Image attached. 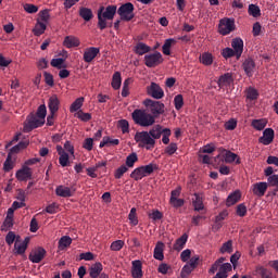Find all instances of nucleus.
Instances as JSON below:
<instances>
[{
	"label": "nucleus",
	"mask_w": 278,
	"mask_h": 278,
	"mask_svg": "<svg viewBox=\"0 0 278 278\" xmlns=\"http://www.w3.org/2000/svg\"><path fill=\"white\" fill-rule=\"evenodd\" d=\"M118 9L116 4H109L105 7H100L98 10V27L103 30L108 28V21H114Z\"/></svg>",
	"instance_id": "nucleus-1"
},
{
	"label": "nucleus",
	"mask_w": 278,
	"mask_h": 278,
	"mask_svg": "<svg viewBox=\"0 0 278 278\" xmlns=\"http://www.w3.org/2000/svg\"><path fill=\"white\" fill-rule=\"evenodd\" d=\"M131 116L136 125H140V127H151V125L155 124V116L143 110H135Z\"/></svg>",
	"instance_id": "nucleus-2"
},
{
	"label": "nucleus",
	"mask_w": 278,
	"mask_h": 278,
	"mask_svg": "<svg viewBox=\"0 0 278 278\" xmlns=\"http://www.w3.org/2000/svg\"><path fill=\"white\" fill-rule=\"evenodd\" d=\"M135 141L139 147H146L148 151L155 149V139L151 137L149 131H138L135 135Z\"/></svg>",
	"instance_id": "nucleus-3"
},
{
	"label": "nucleus",
	"mask_w": 278,
	"mask_h": 278,
	"mask_svg": "<svg viewBox=\"0 0 278 278\" xmlns=\"http://www.w3.org/2000/svg\"><path fill=\"white\" fill-rule=\"evenodd\" d=\"M153 170H157V165L150 163L149 165H143L135 168L130 174V178L135 181H140V179H142L143 177L151 175Z\"/></svg>",
	"instance_id": "nucleus-4"
},
{
	"label": "nucleus",
	"mask_w": 278,
	"mask_h": 278,
	"mask_svg": "<svg viewBox=\"0 0 278 278\" xmlns=\"http://www.w3.org/2000/svg\"><path fill=\"white\" fill-rule=\"evenodd\" d=\"M135 10L136 8L134 7V3L126 2L117 9V14L121 17V21L129 22L136 16V14H134Z\"/></svg>",
	"instance_id": "nucleus-5"
},
{
	"label": "nucleus",
	"mask_w": 278,
	"mask_h": 278,
	"mask_svg": "<svg viewBox=\"0 0 278 278\" xmlns=\"http://www.w3.org/2000/svg\"><path fill=\"white\" fill-rule=\"evenodd\" d=\"M231 31H236V20L224 17L219 21L218 33L222 36H229Z\"/></svg>",
	"instance_id": "nucleus-6"
},
{
	"label": "nucleus",
	"mask_w": 278,
	"mask_h": 278,
	"mask_svg": "<svg viewBox=\"0 0 278 278\" xmlns=\"http://www.w3.org/2000/svg\"><path fill=\"white\" fill-rule=\"evenodd\" d=\"M146 108H149V111L151 112L152 116L154 118H157L160 114H164V103L151 99L144 100Z\"/></svg>",
	"instance_id": "nucleus-7"
},
{
	"label": "nucleus",
	"mask_w": 278,
	"mask_h": 278,
	"mask_svg": "<svg viewBox=\"0 0 278 278\" xmlns=\"http://www.w3.org/2000/svg\"><path fill=\"white\" fill-rule=\"evenodd\" d=\"M163 62L164 58L159 51L144 55V64L148 68H155V66H160Z\"/></svg>",
	"instance_id": "nucleus-8"
},
{
	"label": "nucleus",
	"mask_w": 278,
	"mask_h": 278,
	"mask_svg": "<svg viewBox=\"0 0 278 278\" xmlns=\"http://www.w3.org/2000/svg\"><path fill=\"white\" fill-rule=\"evenodd\" d=\"M220 155L222 157H224L226 164H231L233 162H236V164H240V157L238 156V154L229 150L219 148V155H217V157H220Z\"/></svg>",
	"instance_id": "nucleus-9"
},
{
	"label": "nucleus",
	"mask_w": 278,
	"mask_h": 278,
	"mask_svg": "<svg viewBox=\"0 0 278 278\" xmlns=\"http://www.w3.org/2000/svg\"><path fill=\"white\" fill-rule=\"evenodd\" d=\"M76 192L75 188H71L64 185H60L55 188V194L56 197H62L63 199H71V197H74Z\"/></svg>",
	"instance_id": "nucleus-10"
},
{
	"label": "nucleus",
	"mask_w": 278,
	"mask_h": 278,
	"mask_svg": "<svg viewBox=\"0 0 278 278\" xmlns=\"http://www.w3.org/2000/svg\"><path fill=\"white\" fill-rule=\"evenodd\" d=\"M147 93L153 99H163L164 89H162L157 83H151V85L147 87Z\"/></svg>",
	"instance_id": "nucleus-11"
},
{
	"label": "nucleus",
	"mask_w": 278,
	"mask_h": 278,
	"mask_svg": "<svg viewBox=\"0 0 278 278\" xmlns=\"http://www.w3.org/2000/svg\"><path fill=\"white\" fill-rule=\"evenodd\" d=\"M273 140H275V130L273 128H266L263 131V136L258 138V142L265 147L273 144Z\"/></svg>",
	"instance_id": "nucleus-12"
},
{
	"label": "nucleus",
	"mask_w": 278,
	"mask_h": 278,
	"mask_svg": "<svg viewBox=\"0 0 278 278\" xmlns=\"http://www.w3.org/2000/svg\"><path fill=\"white\" fill-rule=\"evenodd\" d=\"M99 53H101V50L97 47L87 48L84 52L83 60L87 64H90Z\"/></svg>",
	"instance_id": "nucleus-13"
},
{
	"label": "nucleus",
	"mask_w": 278,
	"mask_h": 278,
	"mask_svg": "<svg viewBox=\"0 0 278 278\" xmlns=\"http://www.w3.org/2000/svg\"><path fill=\"white\" fill-rule=\"evenodd\" d=\"M232 51L236 52L237 60H240L242 58V53L244 51V41L242 38H235L231 41Z\"/></svg>",
	"instance_id": "nucleus-14"
},
{
	"label": "nucleus",
	"mask_w": 278,
	"mask_h": 278,
	"mask_svg": "<svg viewBox=\"0 0 278 278\" xmlns=\"http://www.w3.org/2000/svg\"><path fill=\"white\" fill-rule=\"evenodd\" d=\"M47 255V250L45 248H38L33 253L29 254L28 260L33 262V264H40L41 260H45Z\"/></svg>",
	"instance_id": "nucleus-15"
},
{
	"label": "nucleus",
	"mask_w": 278,
	"mask_h": 278,
	"mask_svg": "<svg viewBox=\"0 0 278 278\" xmlns=\"http://www.w3.org/2000/svg\"><path fill=\"white\" fill-rule=\"evenodd\" d=\"M233 84V75L231 73H225L222 76H219L217 80L218 88H229Z\"/></svg>",
	"instance_id": "nucleus-16"
},
{
	"label": "nucleus",
	"mask_w": 278,
	"mask_h": 278,
	"mask_svg": "<svg viewBox=\"0 0 278 278\" xmlns=\"http://www.w3.org/2000/svg\"><path fill=\"white\" fill-rule=\"evenodd\" d=\"M131 277L132 278H142L144 273L142 271V261L136 260L131 262Z\"/></svg>",
	"instance_id": "nucleus-17"
},
{
	"label": "nucleus",
	"mask_w": 278,
	"mask_h": 278,
	"mask_svg": "<svg viewBox=\"0 0 278 278\" xmlns=\"http://www.w3.org/2000/svg\"><path fill=\"white\" fill-rule=\"evenodd\" d=\"M15 177L18 181H27V179H31L33 177L31 168L27 166H23V168L16 172Z\"/></svg>",
	"instance_id": "nucleus-18"
},
{
	"label": "nucleus",
	"mask_w": 278,
	"mask_h": 278,
	"mask_svg": "<svg viewBox=\"0 0 278 278\" xmlns=\"http://www.w3.org/2000/svg\"><path fill=\"white\" fill-rule=\"evenodd\" d=\"M268 190V182H256L252 185V192L255 197H264Z\"/></svg>",
	"instance_id": "nucleus-19"
},
{
	"label": "nucleus",
	"mask_w": 278,
	"mask_h": 278,
	"mask_svg": "<svg viewBox=\"0 0 278 278\" xmlns=\"http://www.w3.org/2000/svg\"><path fill=\"white\" fill-rule=\"evenodd\" d=\"M242 68L248 77H253V73L255 71V61H253V59H247L242 63Z\"/></svg>",
	"instance_id": "nucleus-20"
},
{
	"label": "nucleus",
	"mask_w": 278,
	"mask_h": 278,
	"mask_svg": "<svg viewBox=\"0 0 278 278\" xmlns=\"http://www.w3.org/2000/svg\"><path fill=\"white\" fill-rule=\"evenodd\" d=\"M48 108L50 110V114L54 116L55 112L60 110V99H58V96H51L49 98Z\"/></svg>",
	"instance_id": "nucleus-21"
},
{
	"label": "nucleus",
	"mask_w": 278,
	"mask_h": 278,
	"mask_svg": "<svg viewBox=\"0 0 278 278\" xmlns=\"http://www.w3.org/2000/svg\"><path fill=\"white\" fill-rule=\"evenodd\" d=\"M63 45H64V47H66V49H73L75 47H79V45H81V42L79 41V38H77L75 36H66L64 38Z\"/></svg>",
	"instance_id": "nucleus-22"
},
{
	"label": "nucleus",
	"mask_w": 278,
	"mask_h": 278,
	"mask_svg": "<svg viewBox=\"0 0 278 278\" xmlns=\"http://www.w3.org/2000/svg\"><path fill=\"white\" fill-rule=\"evenodd\" d=\"M101 273H103V264H101V262L94 263L91 265V268H89V276L91 278H99Z\"/></svg>",
	"instance_id": "nucleus-23"
},
{
	"label": "nucleus",
	"mask_w": 278,
	"mask_h": 278,
	"mask_svg": "<svg viewBox=\"0 0 278 278\" xmlns=\"http://www.w3.org/2000/svg\"><path fill=\"white\" fill-rule=\"evenodd\" d=\"M154 260H157L159 262L164 261V243L159 241L154 248V253H153Z\"/></svg>",
	"instance_id": "nucleus-24"
},
{
	"label": "nucleus",
	"mask_w": 278,
	"mask_h": 278,
	"mask_svg": "<svg viewBox=\"0 0 278 278\" xmlns=\"http://www.w3.org/2000/svg\"><path fill=\"white\" fill-rule=\"evenodd\" d=\"M242 198V193H240V190H237L232 193H230L226 200L227 207H231V205H236L238 201Z\"/></svg>",
	"instance_id": "nucleus-25"
},
{
	"label": "nucleus",
	"mask_w": 278,
	"mask_h": 278,
	"mask_svg": "<svg viewBox=\"0 0 278 278\" xmlns=\"http://www.w3.org/2000/svg\"><path fill=\"white\" fill-rule=\"evenodd\" d=\"M56 151H58V153H59V155H60V157H59V164H61V165L63 166V168L66 167V166H68V153H66V152L64 151V149H62L61 146H58V147H56Z\"/></svg>",
	"instance_id": "nucleus-26"
},
{
	"label": "nucleus",
	"mask_w": 278,
	"mask_h": 278,
	"mask_svg": "<svg viewBox=\"0 0 278 278\" xmlns=\"http://www.w3.org/2000/svg\"><path fill=\"white\" fill-rule=\"evenodd\" d=\"M28 125L30 129H38V127L45 125V119L39 118L37 115H31L28 119Z\"/></svg>",
	"instance_id": "nucleus-27"
},
{
	"label": "nucleus",
	"mask_w": 278,
	"mask_h": 278,
	"mask_svg": "<svg viewBox=\"0 0 278 278\" xmlns=\"http://www.w3.org/2000/svg\"><path fill=\"white\" fill-rule=\"evenodd\" d=\"M148 134H150L153 140H160L164 134V128L161 125H155Z\"/></svg>",
	"instance_id": "nucleus-28"
},
{
	"label": "nucleus",
	"mask_w": 278,
	"mask_h": 278,
	"mask_svg": "<svg viewBox=\"0 0 278 278\" xmlns=\"http://www.w3.org/2000/svg\"><path fill=\"white\" fill-rule=\"evenodd\" d=\"M27 244H29V238H25V240L22 243H18V241L15 242L14 249L15 253L17 255H24L25 251H27Z\"/></svg>",
	"instance_id": "nucleus-29"
},
{
	"label": "nucleus",
	"mask_w": 278,
	"mask_h": 278,
	"mask_svg": "<svg viewBox=\"0 0 278 278\" xmlns=\"http://www.w3.org/2000/svg\"><path fill=\"white\" fill-rule=\"evenodd\" d=\"M266 125H268V119L261 118V119H253L251 126L256 129V131H262L266 129Z\"/></svg>",
	"instance_id": "nucleus-30"
},
{
	"label": "nucleus",
	"mask_w": 278,
	"mask_h": 278,
	"mask_svg": "<svg viewBox=\"0 0 278 278\" xmlns=\"http://www.w3.org/2000/svg\"><path fill=\"white\" fill-rule=\"evenodd\" d=\"M79 16H80V18L88 22V21H92V18L94 17V14H92V9L83 7L79 9Z\"/></svg>",
	"instance_id": "nucleus-31"
},
{
	"label": "nucleus",
	"mask_w": 278,
	"mask_h": 278,
	"mask_svg": "<svg viewBox=\"0 0 278 278\" xmlns=\"http://www.w3.org/2000/svg\"><path fill=\"white\" fill-rule=\"evenodd\" d=\"M151 51V47H149L144 42H138L135 47V53L137 55H144L146 53H149Z\"/></svg>",
	"instance_id": "nucleus-32"
},
{
	"label": "nucleus",
	"mask_w": 278,
	"mask_h": 278,
	"mask_svg": "<svg viewBox=\"0 0 278 278\" xmlns=\"http://www.w3.org/2000/svg\"><path fill=\"white\" fill-rule=\"evenodd\" d=\"M123 84V78L121 77V72H115L112 77L111 86L113 90H119Z\"/></svg>",
	"instance_id": "nucleus-33"
},
{
	"label": "nucleus",
	"mask_w": 278,
	"mask_h": 278,
	"mask_svg": "<svg viewBox=\"0 0 278 278\" xmlns=\"http://www.w3.org/2000/svg\"><path fill=\"white\" fill-rule=\"evenodd\" d=\"M200 62L204 66H212L214 64V56L210 52H204L200 55Z\"/></svg>",
	"instance_id": "nucleus-34"
},
{
	"label": "nucleus",
	"mask_w": 278,
	"mask_h": 278,
	"mask_svg": "<svg viewBox=\"0 0 278 278\" xmlns=\"http://www.w3.org/2000/svg\"><path fill=\"white\" fill-rule=\"evenodd\" d=\"M186 242H188V233H184L180 238L176 240L174 243L175 251H181L184 247H186Z\"/></svg>",
	"instance_id": "nucleus-35"
},
{
	"label": "nucleus",
	"mask_w": 278,
	"mask_h": 278,
	"mask_svg": "<svg viewBox=\"0 0 278 278\" xmlns=\"http://www.w3.org/2000/svg\"><path fill=\"white\" fill-rule=\"evenodd\" d=\"M229 271H231V263H224L220 265L219 271L216 275H217V277L227 278L228 277L227 274Z\"/></svg>",
	"instance_id": "nucleus-36"
},
{
	"label": "nucleus",
	"mask_w": 278,
	"mask_h": 278,
	"mask_svg": "<svg viewBox=\"0 0 278 278\" xmlns=\"http://www.w3.org/2000/svg\"><path fill=\"white\" fill-rule=\"evenodd\" d=\"M176 43H177V40L173 38L166 39L162 47V51L164 55H170V47H173V45H176Z\"/></svg>",
	"instance_id": "nucleus-37"
},
{
	"label": "nucleus",
	"mask_w": 278,
	"mask_h": 278,
	"mask_svg": "<svg viewBox=\"0 0 278 278\" xmlns=\"http://www.w3.org/2000/svg\"><path fill=\"white\" fill-rule=\"evenodd\" d=\"M192 205L195 212H201V210H204L205 207L203 205V199H201V195H199L198 193H194V200L192 201Z\"/></svg>",
	"instance_id": "nucleus-38"
},
{
	"label": "nucleus",
	"mask_w": 278,
	"mask_h": 278,
	"mask_svg": "<svg viewBox=\"0 0 278 278\" xmlns=\"http://www.w3.org/2000/svg\"><path fill=\"white\" fill-rule=\"evenodd\" d=\"M47 30V24L38 21L35 25V28L33 29L34 36H42L45 31Z\"/></svg>",
	"instance_id": "nucleus-39"
},
{
	"label": "nucleus",
	"mask_w": 278,
	"mask_h": 278,
	"mask_svg": "<svg viewBox=\"0 0 278 278\" xmlns=\"http://www.w3.org/2000/svg\"><path fill=\"white\" fill-rule=\"evenodd\" d=\"M70 244H73V239L68 236H63L59 240V249L60 251H64V249L68 248Z\"/></svg>",
	"instance_id": "nucleus-40"
},
{
	"label": "nucleus",
	"mask_w": 278,
	"mask_h": 278,
	"mask_svg": "<svg viewBox=\"0 0 278 278\" xmlns=\"http://www.w3.org/2000/svg\"><path fill=\"white\" fill-rule=\"evenodd\" d=\"M136 162H138V154L136 152H132L126 157V164H124V166H127L128 168H134Z\"/></svg>",
	"instance_id": "nucleus-41"
},
{
	"label": "nucleus",
	"mask_w": 278,
	"mask_h": 278,
	"mask_svg": "<svg viewBox=\"0 0 278 278\" xmlns=\"http://www.w3.org/2000/svg\"><path fill=\"white\" fill-rule=\"evenodd\" d=\"M274 188V192H278V175L274 174L267 178V187Z\"/></svg>",
	"instance_id": "nucleus-42"
},
{
	"label": "nucleus",
	"mask_w": 278,
	"mask_h": 278,
	"mask_svg": "<svg viewBox=\"0 0 278 278\" xmlns=\"http://www.w3.org/2000/svg\"><path fill=\"white\" fill-rule=\"evenodd\" d=\"M129 170V167L125 164L121 165L114 172V177L116 179H123V175Z\"/></svg>",
	"instance_id": "nucleus-43"
},
{
	"label": "nucleus",
	"mask_w": 278,
	"mask_h": 278,
	"mask_svg": "<svg viewBox=\"0 0 278 278\" xmlns=\"http://www.w3.org/2000/svg\"><path fill=\"white\" fill-rule=\"evenodd\" d=\"M249 14H250V16L257 18V16H262V10H260V7H257L255 4H250L249 5Z\"/></svg>",
	"instance_id": "nucleus-44"
},
{
	"label": "nucleus",
	"mask_w": 278,
	"mask_h": 278,
	"mask_svg": "<svg viewBox=\"0 0 278 278\" xmlns=\"http://www.w3.org/2000/svg\"><path fill=\"white\" fill-rule=\"evenodd\" d=\"M81 105H84V98H78L76 99L71 108H70V112H78V110H81Z\"/></svg>",
	"instance_id": "nucleus-45"
},
{
	"label": "nucleus",
	"mask_w": 278,
	"mask_h": 278,
	"mask_svg": "<svg viewBox=\"0 0 278 278\" xmlns=\"http://www.w3.org/2000/svg\"><path fill=\"white\" fill-rule=\"evenodd\" d=\"M225 260V257H219L208 269L210 275H214L218 268L220 269V266Z\"/></svg>",
	"instance_id": "nucleus-46"
},
{
	"label": "nucleus",
	"mask_w": 278,
	"mask_h": 278,
	"mask_svg": "<svg viewBox=\"0 0 278 278\" xmlns=\"http://www.w3.org/2000/svg\"><path fill=\"white\" fill-rule=\"evenodd\" d=\"M219 251L220 253H233V242L231 240L225 242Z\"/></svg>",
	"instance_id": "nucleus-47"
},
{
	"label": "nucleus",
	"mask_w": 278,
	"mask_h": 278,
	"mask_svg": "<svg viewBox=\"0 0 278 278\" xmlns=\"http://www.w3.org/2000/svg\"><path fill=\"white\" fill-rule=\"evenodd\" d=\"M51 66H53V68H66V65H64V59L63 58H59V59H52L50 62Z\"/></svg>",
	"instance_id": "nucleus-48"
},
{
	"label": "nucleus",
	"mask_w": 278,
	"mask_h": 278,
	"mask_svg": "<svg viewBox=\"0 0 278 278\" xmlns=\"http://www.w3.org/2000/svg\"><path fill=\"white\" fill-rule=\"evenodd\" d=\"M179 148L177 147V143L175 142H170L164 150V153H166V155H175V153H177V150Z\"/></svg>",
	"instance_id": "nucleus-49"
},
{
	"label": "nucleus",
	"mask_w": 278,
	"mask_h": 278,
	"mask_svg": "<svg viewBox=\"0 0 278 278\" xmlns=\"http://www.w3.org/2000/svg\"><path fill=\"white\" fill-rule=\"evenodd\" d=\"M35 116H37V118H40L41 121H45V118H47V105H39Z\"/></svg>",
	"instance_id": "nucleus-50"
},
{
	"label": "nucleus",
	"mask_w": 278,
	"mask_h": 278,
	"mask_svg": "<svg viewBox=\"0 0 278 278\" xmlns=\"http://www.w3.org/2000/svg\"><path fill=\"white\" fill-rule=\"evenodd\" d=\"M256 273L262 277V278H273V271L265 267H258L256 269Z\"/></svg>",
	"instance_id": "nucleus-51"
},
{
	"label": "nucleus",
	"mask_w": 278,
	"mask_h": 278,
	"mask_svg": "<svg viewBox=\"0 0 278 278\" xmlns=\"http://www.w3.org/2000/svg\"><path fill=\"white\" fill-rule=\"evenodd\" d=\"M128 220L130 222V225L132 227H136L138 225V216L136 215V207H132L128 214Z\"/></svg>",
	"instance_id": "nucleus-52"
},
{
	"label": "nucleus",
	"mask_w": 278,
	"mask_h": 278,
	"mask_svg": "<svg viewBox=\"0 0 278 278\" xmlns=\"http://www.w3.org/2000/svg\"><path fill=\"white\" fill-rule=\"evenodd\" d=\"M192 270H194L188 263L182 267L180 271V277L181 278H188L190 277Z\"/></svg>",
	"instance_id": "nucleus-53"
},
{
	"label": "nucleus",
	"mask_w": 278,
	"mask_h": 278,
	"mask_svg": "<svg viewBox=\"0 0 278 278\" xmlns=\"http://www.w3.org/2000/svg\"><path fill=\"white\" fill-rule=\"evenodd\" d=\"M76 116L84 123H88V121L92 119V115L90 113H85L84 111H78Z\"/></svg>",
	"instance_id": "nucleus-54"
},
{
	"label": "nucleus",
	"mask_w": 278,
	"mask_h": 278,
	"mask_svg": "<svg viewBox=\"0 0 278 278\" xmlns=\"http://www.w3.org/2000/svg\"><path fill=\"white\" fill-rule=\"evenodd\" d=\"M14 227V219L7 217L3 225L1 226V231H8L9 229H12Z\"/></svg>",
	"instance_id": "nucleus-55"
},
{
	"label": "nucleus",
	"mask_w": 278,
	"mask_h": 278,
	"mask_svg": "<svg viewBox=\"0 0 278 278\" xmlns=\"http://www.w3.org/2000/svg\"><path fill=\"white\" fill-rule=\"evenodd\" d=\"M236 214L240 216V218H244V216H247V205L244 203L237 205Z\"/></svg>",
	"instance_id": "nucleus-56"
},
{
	"label": "nucleus",
	"mask_w": 278,
	"mask_h": 278,
	"mask_svg": "<svg viewBox=\"0 0 278 278\" xmlns=\"http://www.w3.org/2000/svg\"><path fill=\"white\" fill-rule=\"evenodd\" d=\"M222 55L225 60H229V58H236V52L231 48H225L222 50Z\"/></svg>",
	"instance_id": "nucleus-57"
},
{
	"label": "nucleus",
	"mask_w": 278,
	"mask_h": 278,
	"mask_svg": "<svg viewBox=\"0 0 278 278\" xmlns=\"http://www.w3.org/2000/svg\"><path fill=\"white\" fill-rule=\"evenodd\" d=\"M174 105H175L176 110H181V108H184V96L182 94H177L174 98Z\"/></svg>",
	"instance_id": "nucleus-58"
},
{
	"label": "nucleus",
	"mask_w": 278,
	"mask_h": 278,
	"mask_svg": "<svg viewBox=\"0 0 278 278\" xmlns=\"http://www.w3.org/2000/svg\"><path fill=\"white\" fill-rule=\"evenodd\" d=\"M257 97H260V93H257V90L250 87L247 91V99H250V101H255Z\"/></svg>",
	"instance_id": "nucleus-59"
},
{
	"label": "nucleus",
	"mask_w": 278,
	"mask_h": 278,
	"mask_svg": "<svg viewBox=\"0 0 278 278\" xmlns=\"http://www.w3.org/2000/svg\"><path fill=\"white\" fill-rule=\"evenodd\" d=\"M118 127L122 129L123 134H129V122H127V119H121L118 122Z\"/></svg>",
	"instance_id": "nucleus-60"
},
{
	"label": "nucleus",
	"mask_w": 278,
	"mask_h": 278,
	"mask_svg": "<svg viewBox=\"0 0 278 278\" xmlns=\"http://www.w3.org/2000/svg\"><path fill=\"white\" fill-rule=\"evenodd\" d=\"M125 247V241L123 240H116L111 243V251H121Z\"/></svg>",
	"instance_id": "nucleus-61"
},
{
	"label": "nucleus",
	"mask_w": 278,
	"mask_h": 278,
	"mask_svg": "<svg viewBox=\"0 0 278 278\" xmlns=\"http://www.w3.org/2000/svg\"><path fill=\"white\" fill-rule=\"evenodd\" d=\"M170 134L172 132L169 128L163 129V137H162L163 144H168V142H170Z\"/></svg>",
	"instance_id": "nucleus-62"
},
{
	"label": "nucleus",
	"mask_w": 278,
	"mask_h": 278,
	"mask_svg": "<svg viewBox=\"0 0 278 278\" xmlns=\"http://www.w3.org/2000/svg\"><path fill=\"white\" fill-rule=\"evenodd\" d=\"M201 257L199 255H194L191 258H189V263H187L193 270L199 266Z\"/></svg>",
	"instance_id": "nucleus-63"
},
{
	"label": "nucleus",
	"mask_w": 278,
	"mask_h": 278,
	"mask_svg": "<svg viewBox=\"0 0 278 278\" xmlns=\"http://www.w3.org/2000/svg\"><path fill=\"white\" fill-rule=\"evenodd\" d=\"M24 10L28 14H36V12H38V7L35 4L26 3V4H24Z\"/></svg>",
	"instance_id": "nucleus-64"
}]
</instances>
